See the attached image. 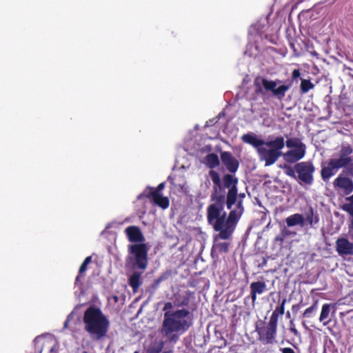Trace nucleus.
<instances>
[{
	"label": "nucleus",
	"mask_w": 353,
	"mask_h": 353,
	"mask_svg": "<svg viewBox=\"0 0 353 353\" xmlns=\"http://www.w3.org/2000/svg\"><path fill=\"white\" fill-rule=\"evenodd\" d=\"M134 353H139V352L138 351H135Z\"/></svg>",
	"instance_id": "obj_44"
},
{
	"label": "nucleus",
	"mask_w": 353,
	"mask_h": 353,
	"mask_svg": "<svg viewBox=\"0 0 353 353\" xmlns=\"http://www.w3.org/2000/svg\"><path fill=\"white\" fill-rule=\"evenodd\" d=\"M164 183H161L160 184H159L156 189L152 187H148L142 194L138 196V199H140L142 197H143V194H152L153 192L160 193V192L164 188Z\"/></svg>",
	"instance_id": "obj_26"
},
{
	"label": "nucleus",
	"mask_w": 353,
	"mask_h": 353,
	"mask_svg": "<svg viewBox=\"0 0 353 353\" xmlns=\"http://www.w3.org/2000/svg\"><path fill=\"white\" fill-rule=\"evenodd\" d=\"M314 85L310 79H302L300 89L302 94L307 93L310 90L314 88Z\"/></svg>",
	"instance_id": "obj_27"
},
{
	"label": "nucleus",
	"mask_w": 353,
	"mask_h": 353,
	"mask_svg": "<svg viewBox=\"0 0 353 353\" xmlns=\"http://www.w3.org/2000/svg\"><path fill=\"white\" fill-rule=\"evenodd\" d=\"M284 239L285 237L283 236V235L280 233L279 234L275 236L274 241H278L280 243V244H282L284 241Z\"/></svg>",
	"instance_id": "obj_34"
},
{
	"label": "nucleus",
	"mask_w": 353,
	"mask_h": 353,
	"mask_svg": "<svg viewBox=\"0 0 353 353\" xmlns=\"http://www.w3.org/2000/svg\"><path fill=\"white\" fill-rule=\"evenodd\" d=\"M285 145L288 148H294L285 153L282 152L284 160L288 163H295L303 159L305 154V145L301 140L296 137L288 139L285 141Z\"/></svg>",
	"instance_id": "obj_9"
},
{
	"label": "nucleus",
	"mask_w": 353,
	"mask_h": 353,
	"mask_svg": "<svg viewBox=\"0 0 353 353\" xmlns=\"http://www.w3.org/2000/svg\"><path fill=\"white\" fill-rule=\"evenodd\" d=\"M318 300L314 301L313 304L307 307L302 314L303 318L304 319H311L316 314L318 310Z\"/></svg>",
	"instance_id": "obj_25"
},
{
	"label": "nucleus",
	"mask_w": 353,
	"mask_h": 353,
	"mask_svg": "<svg viewBox=\"0 0 353 353\" xmlns=\"http://www.w3.org/2000/svg\"><path fill=\"white\" fill-rule=\"evenodd\" d=\"M266 259H263V263H262V265H265L266 264Z\"/></svg>",
	"instance_id": "obj_40"
},
{
	"label": "nucleus",
	"mask_w": 353,
	"mask_h": 353,
	"mask_svg": "<svg viewBox=\"0 0 353 353\" xmlns=\"http://www.w3.org/2000/svg\"><path fill=\"white\" fill-rule=\"evenodd\" d=\"M306 221L310 225H312L314 222L317 223L319 221V218L317 216H316L315 221H314V210L312 208H310L309 212L306 214Z\"/></svg>",
	"instance_id": "obj_30"
},
{
	"label": "nucleus",
	"mask_w": 353,
	"mask_h": 353,
	"mask_svg": "<svg viewBox=\"0 0 353 353\" xmlns=\"http://www.w3.org/2000/svg\"><path fill=\"white\" fill-rule=\"evenodd\" d=\"M204 163L208 168L213 170L214 168L219 165L220 161L216 154L210 153L204 158Z\"/></svg>",
	"instance_id": "obj_19"
},
{
	"label": "nucleus",
	"mask_w": 353,
	"mask_h": 353,
	"mask_svg": "<svg viewBox=\"0 0 353 353\" xmlns=\"http://www.w3.org/2000/svg\"><path fill=\"white\" fill-rule=\"evenodd\" d=\"M301 76V72L299 69H295L292 71V78L293 80H296Z\"/></svg>",
	"instance_id": "obj_33"
},
{
	"label": "nucleus",
	"mask_w": 353,
	"mask_h": 353,
	"mask_svg": "<svg viewBox=\"0 0 353 353\" xmlns=\"http://www.w3.org/2000/svg\"><path fill=\"white\" fill-rule=\"evenodd\" d=\"M281 234L284 236L285 238L290 236L291 234V232L290 230H287L286 228H283L281 231Z\"/></svg>",
	"instance_id": "obj_36"
},
{
	"label": "nucleus",
	"mask_w": 353,
	"mask_h": 353,
	"mask_svg": "<svg viewBox=\"0 0 353 353\" xmlns=\"http://www.w3.org/2000/svg\"><path fill=\"white\" fill-rule=\"evenodd\" d=\"M254 327L258 335L257 339L262 344L272 345L276 342L278 323L271 319L268 323L259 320L255 323Z\"/></svg>",
	"instance_id": "obj_8"
},
{
	"label": "nucleus",
	"mask_w": 353,
	"mask_h": 353,
	"mask_svg": "<svg viewBox=\"0 0 353 353\" xmlns=\"http://www.w3.org/2000/svg\"><path fill=\"white\" fill-rule=\"evenodd\" d=\"M72 314H70L68 316V317H67V319H66V320H65V323H64V325H63V327H64V328L68 327V323H69V322L70 321V319H72Z\"/></svg>",
	"instance_id": "obj_37"
},
{
	"label": "nucleus",
	"mask_w": 353,
	"mask_h": 353,
	"mask_svg": "<svg viewBox=\"0 0 353 353\" xmlns=\"http://www.w3.org/2000/svg\"><path fill=\"white\" fill-rule=\"evenodd\" d=\"M353 147L349 143H342L338 152L321 165V176L323 181L327 182L337 172L344 168L347 174L353 176Z\"/></svg>",
	"instance_id": "obj_4"
},
{
	"label": "nucleus",
	"mask_w": 353,
	"mask_h": 353,
	"mask_svg": "<svg viewBox=\"0 0 353 353\" xmlns=\"http://www.w3.org/2000/svg\"><path fill=\"white\" fill-rule=\"evenodd\" d=\"M190 314V311L185 308L164 313L162 323L164 334L168 336L174 332L183 334L188 331L192 325V319L188 318Z\"/></svg>",
	"instance_id": "obj_6"
},
{
	"label": "nucleus",
	"mask_w": 353,
	"mask_h": 353,
	"mask_svg": "<svg viewBox=\"0 0 353 353\" xmlns=\"http://www.w3.org/2000/svg\"><path fill=\"white\" fill-rule=\"evenodd\" d=\"M242 140L256 148L259 159L265 162V166L275 163L281 157V150L285 147V139L282 136L273 138L269 137L267 141H264L256 135L245 134L242 137Z\"/></svg>",
	"instance_id": "obj_2"
},
{
	"label": "nucleus",
	"mask_w": 353,
	"mask_h": 353,
	"mask_svg": "<svg viewBox=\"0 0 353 353\" xmlns=\"http://www.w3.org/2000/svg\"><path fill=\"white\" fill-rule=\"evenodd\" d=\"M84 330L93 341H100L106 337L110 322L102 310L96 306H90L83 316Z\"/></svg>",
	"instance_id": "obj_5"
},
{
	"label": "nucleus",
	"mask_w": 353,
	"mask_h": 353,
	"mask_svg": "<svg viewBox=\"0 0 353 353\" xmlns=\"http://www.w3.org/2000/svg\"><path fill=\"white\" fill-rule=\"evenodd\" d=\"M267 290L264 281H255L250 284V296L253 303L256 300L257 294H261Z\"/></svg>",
	"instance_id": "obj_16"
},
{
	"label": "nucleus",
	"mask_w": 353,
	"mask_h": 353,
	"mask_svg": "<svg viewBox=\"0 0 353 353\" xmlns=\"http://www.w3.org/2000/svg\"><path fill=\"white\" fill-rule=\"evenodd\" d=\"M218 234L214 236V244L211 250V254L212 256H218L219 254L227 253L229 251L230 243L228 242H220L215 243L217 239H220L216 237Z\"/></svg>",
	"instance_id": "obj_17"
},
{
	"label": "nucleus",
	"mask_w": 353,
	"mask_h": 353,
	"mask_svg": "<svg viewBox=\"0 0 353 353\" xmlns=\"http://www.w3.org/2000/svg\"><path fill=\"white\" fill-rule=\"evenodd\" d=\"M336 250L341 256H352L353 255V243L346 238H339L336 241Z\"/></svg>",
	"instance_id": "obj_13"
},
{
	"label": "nucleus",
	"mask_w": 353,
	"mask_h": 353,
	"mask_svg": "<svg viewBox=\"0 0 353 353\" xmlns=\"http://www.w3.org/2000/svg\"><path fill=\"white\" fill-rule=\"evenodd\" d=\"M298 307V305H293V306H292V310H294V309H295V307Z\"/></svg>",
	"instance_id": "obj_41"
},
{
	"label": "nucleus",
	"mask_w": 353,
	"mask_h": 353,
	"mask_svg": "<svg viewBox=\"0 0 353 353\" xmlns=\"http://www.w3.org/2000/svg\"><path fill=\"white\" fill-rule=\"evenodd\" d=\"M195 299L194 293L190 290H186L181 294L174 295V303L176 307H190Z\"/></svg>",
	"instance_id": "obj_14"
},
{
	"label": "nucleus",
	"mask_w": 353,
	"mask_h": 353,
	"mask_svg": "<svg viewBox=\"0 0 353 353\" xmlns=\"http://www.w3.org/2000/svg\"><path fill=\"white\" fill-rule=\"evenodd\" d=\"M209 175L213 183L210 194L212 203L207 208V220L214 230L219 232L216 237L228 240L244 212L243 199L245 195L238 194L239 180L235 176L225 174L221 180L214 170H210Z\"/></svg>",
	"instance_id": "obj_1"
},
{
	"label": "nucleus",
	"mask_w": 353,
	"mask_h": 353,
	"mask_svg": "<svg viewBox=\"0 0 353 353\" xmlns=\"http://www.w3.org/2000/svg\"><path fill=\"white\" fill-rule=\"evenodd\" d=\"M290 312H287V316H290Z\"/></svg>",
	"instance_id": "obj_42"
},
{
	"label": "nucleus",
	"mask_w": 353,
	"mask_h": 353,
	"mask_svg": "<svg viewBox=\"0 0 353 353\" xmlns=\"http://www.w3.org/2000/svg\"><path fill=\"white\" fill-rule=\"evenodd\" d=\"M286 303V299H284L282 300L281 304L276 307V309L272 312L270 319L273 320L274 321L278 323L279 316L283 315L285 312V304Z\"/></svg>",
	"instance_id": "obj_22"
},
{
	"label": "nucleus",
	"mask_w": 353,
	"mask_h": 353,
	"mask_svg": "<svg viewBox=\"0 0 353 353\" xmlns=\"http://www.w3.org/2000/svg\"><path fill=\"white\" fill-rule=\"evenodd\" d=\"M284 170H285V173L286 175H288V176H290L292 178H294V179L296 178V172L295 165L294 166V168H292L290 165H285Z\"/></svg>",
	"instance_id": "obj_29"
},
{
	"label": "nucleus",
	"mask_w": 353,
	"mask_h": 353,
	"mask_svg": "<svg viewBox=\"0 0 353 353\" xmlns=\"http://www.w3.org/2000/svg\"><path fill=\"white\" fill-rule=\"evenodd\" d=\"M144 271L141 270V272L134 271L128 279V284L132 288L134 293L137 292L141 285V274Z\"/></svg>",
	"instance_id": "obj_18"
},
{
	"label": "nucleus",
	"mask_w": 353,
	"mask_h": 353,
	"mask_svg": "<svg viewBox=\"0 0 353 353\" xmlns=\"http://www.w3.org/2000/svg\"><path fill=\"white\" fill-rule=\"evenodd\" d=\"M125 233L130 242L134 243L128 245L129 255L127 261L132 264V268L145 270L148 265V248L141 229L136 225H130L125 228Z\"/></svg>",
	"instance_id": "obj_3"
},
{
	"label": "nucleus",
	"mask_w": 353,
	"mask_h": 353,
	"mask_svg": "<svg viewBox=\"0 0 353 353\" xmlns=\"http://www.w3.org/2000/svg\"><path fill=\"white\" fill-rule=\"evenodd\" d=\"M280 82L281 81L279 79L272 81L258 76L254 79V92L265 99L266 93L271 92L274 97L279 100H282L285 97L286 92L290 88L291 84L281 85L276 88L277 83Z\"/></svg>",
	"instance_id": "obj_7"
},
{
	"label": "nucleus",
	"mask_w": 353,
	"mask_h": 353,
	"mask_svg": "<svg viewBox=\"0 0 353 353\" xmlns=\"http://www.w3.org/2000/svg\"><path fill=\"white\" fill-rule=\"evenodd\" d=\"M92 261V256H87L83 263H81L79 270V274L77 276L75 279V284L77 285L79 281L81 276L86 272L88 269V265L90 264Z\"/></svg>",
	"instance_id": "obj_24"
},
{
	"label": "nucleus",
	"mask_w": 353,
	"mask_h": 353,
	"mask_svg": "<svg viewBox=\"0 0 353 353\" xmlns=\"http://www.w3.org/2000/svg\"><path fill=\"white\" fill-rule=\"evenodd\" d=\"M221 160L222 163L230 173H235L237 171L239 167V161L233 157L230 152H221Z\"/></svg>",
	"instance_id": "obj_12"
},
{
	"label": "nucleus",
	"mask_w": 353,
	"mask_h": 353,
	"mask_svg": "<svg viewBox=\"0 0 353 353\" xmlns=\"http://www.w3.org/2000/svg\"><path fill=\"white\" fill-rule=\"evenodd\" d=\"M297 179L306 185H312L314 182L313 174L315 167L311 161H302L295 164Z\"/></svg>",
	"instance_id": "obj_10"
},
{
	"label": "nucleus",
	"mask_w": 353,
	"mask_h": 353,
	"mask_svg": "<svg viewBox=\"0 0 353 353\" xmlns=\"http://www.w3.org/2000/svg\"><path fill=\"white\" fill-rule=\"evenodd\" d=\"M171 270H167L163 272L158 278L154 280L153 283L150 285V288L153 291H155L159 288L160 283L165 280H168L171 276Z\"/></svg>",
	"instance_id": "obj_21"
},
{
	"label": "nucleus",
	"mask_w": 353,
	"mask_h": 353,
	"mask_svg": "<svg viewBox=\"0 0 353 353\" xmlns=\"http://www.w3.org/2000/svg\"><path fill=\"white\" fill-rule=\"evenodd\" d=\"M285 221L288 227H292L296 225H303L304 223V218L302 214L296 213L288 216Z\"/></svg>",
	"instance_id": "obj_20"
},
{
	"label": "nucleus",
	"mask_w": 353,
	"mask_h": 353,
	"mask_svg": "<svg viewBox=\"0 0 353 353\" xmlns=\"http://www.w3.org/2000/svg\"><path fill=\"white\" fill-rule=\"evenodd\" d=\"M143 197L152 199L153 203L162 209H166L169 207L170 201L168 198L163 196L161 193L153 192L151 194H143Z\"/></svg>",
	"instance_id": "obj_15"
},
{
	"label": "nucleus",
	"mask_w": 353,
	"mask_h": 353,
	"mask_svg": "<svg viewBox=\"0 0 353 353\" xmlns=\"http://www.w3.org/2000/svg\"><path fill=\"white\" fill-rule=\"evenodd\" d=\"M289 330L290 332H292L294 336L301 337L300 332L297 330L296 328L295 323L294 322V320H290L289 323Z\"/></svg>",
	"instance_id": "obj_31"
},
{
	"label": "nucleus",
	"mask_w": 353,
	"mask_h": 353,
	"mask_svg": "<svg viewBox=\"0 0 353 353\" xmlns=\"http://www.w3.org/2000/svg\"><path fill=\"white\" fill-rule=\"evenodd\" d=\"M179 339V336L176 334H172L170 338V341H176Z\"/></svg>",
	"instance_id": "obj_38"
},
{
	"label": "nucleus",
	"mask_w": 353,
	"mask_h": 353,
	"mask_svg": "<svg viewBox=\"0 0 353 353\" xmlns=\"http://www.w3.org/2000/svg\"><path fill=\"white\" fill-rule=\"evenodd\" d=\"M280 350L282 353H295L294 350L292 349L291 347H283L281 348Z\"/></svg>",
	"instance_id": "obj_35"
},
{
	"label": "nucleus",
	"mask_w": 353,
	"mask_h": 353,
	"mask_svg": "<svg viewBox=\"0 0 353 353\" xmlns=\"http://www.w3.org/2000/svg\"><path fill=\"white\" fill-rule=\"evenodd\" d=\"M82 353H88V352L86 351H83Z\"/></svg>",
	"instance_id": "obj_43"
},
{
	"label": "nucleus",
	"mask_w": 353,
	"mask_h": 353,
	"mask_svg": "<svg viewBox=\"0 0 353 353\" xmlns=\"http://www.w3.org/2000/svg\"><path fill=\"white\" fill-rule=\"evenodd\" d=\"M331 311V305L325 303L322 306L321 312L319 316V321L323 322L324 325H326L330 321H327Z\"/></svg>",
	"instance_id": "obj_23"
},
{
	"label": "nucleus",
	"mask_w": 353,
	"mask_h": 353,
	"mask_svg": "<svg viewBox=\"0 0 353 353\" xmlns=\"http://www.w3.org/2000/svg\"><path fill=\"white\" fill-rule=\"evenodd\" d=\"M350 232L351 233V236L353 239V222H352V226L350 227Z\"/></svg>",
	"instance_id": "obj_39"
},
{
	"label": "nucleus",
	"mask_w": 353,
	"mask_h": 353,
	"mask_svg": "<svg viewBox=\"0 0 353 353\" xmlns=\"http://www.w3.org/2000/svg\"><path fill=\"white\" fill-rule=\"evenodd\" d=\"M163 341H156L149 347L148 352L149 353H159L163 350Z\"/></svg>",
	"instance_id": "obj_28"
},
{
	"label": "nucleus",
	"mask_w": 353,
	"mask_h": 353,
	"mask_svg": "<svg viewBox=\"0 0 353 353\" xmlns=\"http://www.w3.org/2000/svg\"><path fill=\"white\" fill-rule=\"evenodd\" d=\"M173 307V303L172 302H166L163 307L164 313L172 312L170 310Z\"/></svg>",
	"instance_id": "obj_32"
},
{
	"label": "nucleus",
	"mask_w": 353,
	"mask_h": 353,
	"mask_svg": "<svg viewBox=\"0 0 353 353\" xmlns=\"http://www.w3.org/2000/svg\"><path fill=\"white\" fill-rule=\"evenodd\" d=\"M333 188L339 194L349 195L353 192V181L341 173L334 180Z\"/></svg>",
	"instance_id": "obj_11"
}]
</instances>
